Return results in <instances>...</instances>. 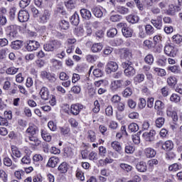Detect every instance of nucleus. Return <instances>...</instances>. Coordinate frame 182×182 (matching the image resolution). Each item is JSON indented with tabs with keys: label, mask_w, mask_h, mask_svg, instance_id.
<instances>
[{
	"label": "nucleus",
	"mask_w": 182,
	"mask_h": 182,
	"mask_svg": "<svg viewBox=\"0 0 182 182\" xmlns=\"http://www.w3.org/2000/svg\"><path fill=\"white\" fill-rule=\"evenodd\" d=\"M122 68L124 69V73L127 77H132L136 75V70L133 68V63L129 60L122 63Z\"/></svg>",
	"instance_id": "obj_1"
},
{
	"label": "nucleus",
	"mask_w": 182,
	"mask_h": 182,
	"mask_svg": "<svg viewBox=\"0 0 182 182\" xmlns=\"http://www.w3.org/2000/svg\"><path fill=\"white\" fill-rule=\"evenodd\" d=\"M6 31L8 33L9 38H10L11 41L14 39H16V38L18 37V26L15 24H11L10 26H8L6 28Z\"/></svg>",
	"instance_id": "obj_2"
},
{
	"label": "nucleus",
	"mask_w": 182,
	"mask_h": 182,
	"mask_svg": "<svg viewBox=\"0 0 182 182\" xmlns=\"http://www.w3.org/2000/svg\"><path fill=\"white\" fill-rule=\"evenodd\" d=\"M82 110H83V105L82 104H73L70 106V113L73 116H77Z\"/></svg>",
	"instance_id": "obj_3"
},
{
	"label": "nucleus",
	"mask_w": 182,
	"mask_h": 182,
	"mask_svg": "<svg viewBox=\"0 0 182 182\" xmlns=\"http://www.w3.org/2000/svg\"><path fill=\"white\" fill-rule=\"evenodd\" d=\"M25 141L31 144V146H38L41 144V140L38 139L35 135H28V136L25 138Z\"/></svg>",
	"instance_id": "obj_4"
},
{
	"label": "nucleus",
	"mask_w": 182,
	"mask_h": 182,
	"mask_svg": "<svg viewBox=\"0 0 182 182\" xmlns=\"http://www.w3.org/2000/svg\"><path fill=\"white\" fill-rule=\"evenodd\" d=\"M40 46L39 42L33 40H30L26 42V50L28 52L36 50Z\"/></svg>",
	"instance_id": "obj_5"
},
{
	"label": "nucleus",
	"mask_w": 182,
	"mask_h": 182,
	"mask_svg": "<svg viewBox=\"0 0 182 182\" xmlns=\"http://www.w3.org/2000/svg\"><path fill=\"white\" fill-rule=\"evenodd\" d=\"M38 21L40 23H46L50 19V11L45 9L43 14L38 16Z\"/></svg>",
	"instance_id": "obj_6"
},
{
	"label": "nucleus",
	"mask_w": 182,
	"mask_h": 182,
	"mask_svg": "<svg viewBox=\"0 0 182 182\" xmlns=\"http://www.w3.org/2000/svg\"><path fill=\"white\" fill-rule=\"evenodd\" d=\"M164 52L167 56L174 58L177 55V48L171 45H167L164 48Z\"/></svg>",
	"instance_id": "obj_7"
},
{
	"label": "nucleus",
	"mask_w": 182,
	"mask_h": 182,
	"mask_svg": "<svg viewBox=\"0 0 182 182\" xmlns=\"http://www.w3.org/2000/svg\"><path fill=\"white\" fill-rule=\"evenodd\" d=\"M105 69L107 73H112V72L117 71V69H119V65H117V63L114 61H109L107 63Z\"/></svg>",
	"instance_id": "obj_8"
},
{
	"label": "nucleus",
	"mask_w": 182,
	"mask_h": 182,
	"mask_svg": "<svg viewBox=\"0 0 182 182\" xmlns=\"http://www.w3.org/2000/svg\"><path fill=\"white\" fill-rule=\"evenodd\" d=\"M41 76L42 79H47V80L50 81V83H55V82H56V77H55V74H50V73L42 71Z\"/></svg>",
	"instance_id": "obj_9"
},
{
	"label": "nucleus",
	"mask_w": 182,
	"mask_h": 182,
	"mask_svg": "<svg viewBox=\"0 0 182 182\" xmlns=\"http://www.w3.org/2000/svg\"><path fill=\"white\" fill-rule=\"evenodd\" d=\"M19 22H28L29 21V13L27 11L21 10L18 14Z\"/></svg>",
	"instance_id": "obj_10"
},
{
	"label": "nucleus",
	"mask_w": 182,
	"mask_h": 182,
	"mask_svg": "<svg viewBox=\"0 0 182 182\" xmlns=\"http://www.w3.org/2000/svg\"><path fill=\"white\" fill-rule=\"evenodd\" d=\"M151 23L154 26V28L160 30L163 28V18L161 16H159L156 19H151Z\"/></svg>",
	"instance_id": "obj_11"
},
{
	"label": "nucleus",
	"mask_w": 182,
	"mask_h": 182,
	"mask_svg": "<svg viewBox=\"0 0 182 182\" xmlns=\"http://www.w3.org/2000/svg\"><path fill=\"white\" fill-rule=\"evenodd\" d=\"M142 136L146 141H154L156 131L151 130L149 132H144Z\"/></svg>",
	"instance_id": "obj_12"
},
{
	"label": "nucleus",
	"mask_w": 182,
	"mask_h": 182,
	"mask_svg": "<svg viewBox=\"0 0 182 182\" xmlns=\"http://www.w3.org/2000/svg\"><path fill=\"white\" fill-rule=\"evenodd\" d=\"M180 11H181V7H180V6H174V4H171L169 5V8L166 11V14L171 16H174L176 13L180 12Z\"/></svg>",
	"instance_id": "obj_13"
},
{
	"label": "nucleus",
	"mask_w": 182,
	"mask_h": 182,
	"mask_svg": "<svg viewBox=\"0 0 182 182\" xmlns=\"http://www.w3.org/2000/svg\"><path fill=\"white\" fill-rule=\"evenodd\" d=\"M123 87V80H117L111 82V90L116 92L118 89Z\"/></svg>",
	"instance_id": "obj_14"
},
{
	"label": "nucleus",
	"mask_w": 182,
	"mask_h": 182,
	"mask_svg": "<svg viewBox=\"0 0 182 182\" xmlns=\"http://www.w3.org/2000/svg\"><path fill=\"white\" fill-rule=\"evenodd\" d=\"M40 96L43 100H49L50 95L49 94V90L46 87H43L40 91Z\"/></svg>",
	"instance_id": "obj_15"
},
{
	"label": "nucleus",
	"mask_w": 182,
	"mask_h": 182,
	"mask_svg": "<svg viewBox=\"0 0 182 182\" xmlns=\"http://www.w3.org/2000/svg\"><path fill=\"white\" fill-rule=\"evenodd\" d=\"M59 161H60L59 158L56 156H52L49 159L47 163V166L51 167V168H55V167L58 166V164L59 163Z\"/></svg>",
	"instance_id": "obj_16"
},
{
	"label": "nucleus",
	"mask_w": 182,
	"mask_h": 182,
	"mask_svg": "<svg viewBox=\"0 0 182 182\" xmlns=\"http://www.w3.org/2000/svg\"><path fill=\"white\" fill-rule=\"evenodd\" d=\"M136 168L139 173H146L147 171V164L143 161L138 162L136 165Z\"/></svg>",
	"instance_id": "obj_17"
},
{
	"label": "nucleus",
	"mask_w": 182,
	"mask_h": 182,
	"mask_svg": "<svg viewBox=\"0 0 182 182\" xmlns=\"http://www.w3.org/2000/svg\"><path fill=\"white\" fill-rule=\"evenodd\" d=\"M144 154L147 159H153L156 157L157 152L153 148H146L144 149Z\"/></svg>",
	"instance_id": "obj_18"
},
{
	"label": "nucleus",
	"mask_w": 182,
	"mask_h": 182,
	"mask_svg": "<svg viewBox=\"0 0 182 182\" xmlns=\"http://www.w3.org/2000/svg\"><path fill=\"white\" fill-rule=\"evenodd\" d=\"M68 170H69V165L67 162H62L58 167V171L60 174L68 173Z\"/></svg>",
	"instance_id": "obj_19"
},
{
	"label": "nucleus",
	"mask_w": 182,
	"mask_h": 182,
	"mask_svg": "<svg viewBox=\"0 0 182 182\" xmlns=\"http://www.w3.org/2000/svg\"><path fill=\"white\" fill-rule=\"evenodd\" d=\"M80 15L82 18L86 21H90V18H92V13L87 9H82L80 10Z\"/></svg>",
	"instance_id": "obj_20"
},
{
	"label": "nucleus",
	"mask_w": 182,
	"mask_h": 182,
	"mask_svg": "<svg viewBox=\"0 0 182 182\" xmlns=\"http://www.w3.org/2000/svg\"><path fill=\"white\" fill-rule=\"evenodd\" d=\"M174 148V144L171 141H166L162 144V149L166 151H171Z\"/></svg>",
	"instance_id": "obj_21"
},
{
	"label": "nucleus",
	"mask_w": 182,
	"mask_h": 182,
	"mask_svg": "<svg viewBox=\"0 0 182 182\" xmlns=\"http://www.w3.org/2000/svg\"><path fill=\"white\" fill-rule=\"evenodd\" d=\"M122 32L125 38H132L133 36V30L129 27L122 28Z\"/></svg>",
	"instance_id": "obj_22"
},
{
	"label": "nucleus",
	"mask_w": 182,
	"mask_h": 182,
	"mask_svg": "<svg viewBox=\"0 0 182 182\" xmlns=\"http://www.w3.org/2000/svg\"><path fill=\"white\" fill-rule=\"evenodd\" d=\"M22 41L16 40L12 41L11 43V49H14L15 50H18L22 48Z\"/></svg>",
	"instance_id": "obj_23"
},
{
	"label": "nucleus",
	"mask_w": 182,
	"mask_h": 182,
	"mask_svg": "<svg viewBox=\"0 0 182 182\" xmlns=\"http://www.w3.org/2000/svg\"><path fill=\"white\" fill-rule=\"evenodd\" d=\"M70 23L74 26H77L79 25L80 19H79V14L77 13H74V14L70 18Z\"/></svg>",
	"instance_id": "obj_24"
},
{
	"label": "nucleus",
	"mask_w": 182,
	"mask_h": 182,
	"mask_svg": "<svg viewBox=\"0 0 182 182\" xmlns=\"http://www.w3.org/2000/svg\"><path fill=\"white\" fill-rule=\"evenodd\" d=\"M116 11L118 14H121V15H127V14L130 12L128 8L123 6H117L116 7Z\"/></svg>",
	"instance_id": "obj_25"
},
{
	"label": "nucleus",
	"mask_w": 182,
	"mask_h": 182,
	"mask_svg": "<svg viewBox=\"0 0 182 182\" xmlns=\"http://www.w3.org/2000/svg\"><path fill=\"white\" fill-rule=\"evenodd\" d=\"M74 154L75 153L73 152V148L70 146H66L64 148V156H66V157H70L72 159Z\"/></svg>",
	"instance_id": "obj_26"
},
{
	"label": "nucleus",
	"mask_w": 182,
	"mask_h": 182,
	"mask_svg": "<svg viewBox=\"0 0 182 182\" xmlns=\"http://www.w3.org/2000/svg\"><path fill=\"white\" fill-rule=\"evenodd\" d=\"M103 49V46L102 43H95L91 47V50L93 53H97V52H100Z\"/></svg>",
	"instance_id": "obj_27"
},
{
	"label": "nucleus",
	"mask_w": 182,
	"mask_h": 182,
	"mask_svg": "<svg viewBox=\"0 0 182 182\" xmlns=\"http://www.w3.org/2000/svg\"><path fill=\"white\" fill-rule=\"evenodd\" d=\"M119 167L121 170H122L123 171H126L127 173H130V171L133 170V166L125 163L120 164Z\"/></svg>",
	"instance_id": "obj_28"
},
{
	"label": "nucleus",
	"mask_w": 182,
	"mask_h": 182,
	"mask_svg": "<svg viewBox=\"0 0 182 182\" xmlns=\"http://www.w3.org/2000/svg\"><path fill=\"white\" fill-rule=\"evenodd\" d=\"M126 19L129 23H137L139 22V18L136 15H129L126 17Z\"/></svg>",
	"instance_id": "obj_29"
},
{
	"label": "nucleus",
	"mask_w": 182,
	"mask_h": 182,
	"mask_svg": "<svg viewBox=\"0 0 182 182\" xmlns=\"http://www.w3.org/2000/svg\"><path fill=\"white\" fill-rule=\"evenodd\" d=\"M92 12L96 18H102L103 16V11L99 7H94L92 9Z\"/></svg>",
	"instance_id": "obj_30"
},
{
	"label": "nucleus",
	"mask_w": 182,
	"mask_h": 182,
	"mask_svg": "<svg viewBox=\"0 0 182 182\" xmlns=\"http://www.w3.org/2000/svg\"><path fill=\"white\" fill-rule=\"evenodd\" d=\"M121 53L125 59H130L132 58V50L127 48L121 49Z\"/></svg>",
	"instance_id": "obj_31"
},
{
	"label": "nucleus",
	"mask_w": 182,
	"mask_h": 182,
	"mask_svg": "<svg viewBox=\"0 0 182 182\" xmlns=\"http://www.w3.org/2000/svg\"><path fill=\"white\" fill-rule=\"evenodd\" d=\"M41 136L45 141H50L52 140V136L46 130L41 129Z\"/></svg>",
	"instance_id": "obj_32"
},
{
	"label": "nucleus",
	"mask_w": 182,
	"mask_h": 182,
	"mask_svg": "<svg viewBox=\"0 0 182 182\" xmlns=\"http://www.w3.org/2000/svg\"><path fill=\"white\" fill-rule=\"evenodd\" d=\"M87 139L91 143H95L96 141V133L92 130L87 132Z\"/></svg>",
	"instance_id": "obj_33"
},
{
	"label": "nucleus",
	"mask_w": 182,
	"mask_h": 182,
	"mask_svg": "<svg viewBox=\"0 0 182 182\" xmlns=\"http://www.w3.org/2000/svg\"><path fill=\"white\" fill-rule=\"evenodd\" d=\"M111 146L115 151H117V153H120V151H122V145L120 144V142L114 141L112 142Z\"/></svg>",
	"instance_id": "obj_34"
},
{
	"label": "nucleus",
	"mask_w": 182,
	"mask_h": 182,
	"mask_svg": "<svg viewBox=\"0 0 182 182\" xmlns=\"http://www.w3.org/2000/svg\"><path fill=\"white\" fill-rule=\"evenodd\" d=\"M11 151L13 156H15V157H17V159H20V157L22 156L21 151L16 146H11Z\"/></svg>",
	"instance_id": "obj_35"
},
{
	"label": "nucleus",
	"mask_w": 182,
	"mask_h": 182,
	"mask_svg": "<svg viewBox=\"0 0 182 182\" xmlns=\"http://www.w3.org/2000/svg\"><path fill=\"white\" fill-rule=\"evenodd\" d=\"M168 70H170L172 73H176V75L181 73V69H180V67L178 65L168 67Z\"/></svg>",
	"instance_id": "obj_36"
},
{
	"label": "nucleus",
	"mask_w": 182,
	"mask_h": 182,
	"mask_svg": "<svg viewBox=\"0 0 182 182\" xmlns=\"http://www.w3.org/2000/svg\"><path fill=\"white\" fill-rule=\"evenodd\" d=\"M176 111L174 110V107H173V105H169L166 109V115L170 117H173V115L176 114Z\"/></svg>",
	"instance_id": "obj_37"
},
{
	"label": "nucleus",
	"mask_w": 182,
	"mask_h": 182,
	"mask_svg": "<svg viewBox=\"0 0 182 182\" xmlns=\"http://www.w3.org/2000/svg\"><path fill=\"white\" fill-rule=\"evenodd\" d=\"M26 133H28L29 136H35V134L38 133V128H36V127H29L26 130Z\"/></svg>",
	"instance_id": "obj_38"
},
{
	"label": "nucleus",
	"mask_w": 182,
	"mask_h": 182,
	"mask_svg": "<svg viewBox=\"0 0 182 182\" xmlns=\"http://www.w3.org/2000/svg\"><path fill=\"white\" fill-rule=\"evenodd\" d=\"M65 5L68 9H74L75 5H76L75 0H68L65 2Z\"/></svg>",
	"instance_id": "obj_39"
},
{
	"label": "nucleus",
	"mask_w": 182,
	"mask_h": 182,
	"mask_svg": "<svg viewBox=\"0 0 182 182\" xmlns=\"http://www.w3.org/2000/svg\"><path fill=\"white\" fill-rule=\"evenodd\" d=\"M145 31L146 35L150 36L154 33V28L151 25L147 24L145 26Z\"/></svg>",
	"instance_id": "obj_40"
},
{
	"label": "nucleus",
	"mask_w": 182,
	"mask_h": 182,
	"mask_svg": "<svg viewBox=\"0 0 182 182\" xmlns=\"http://www.w3.org/2000/svg\"><path fill=\"white\" fill-rule=\"evenodd\" d=\"M43 48L46 52H53V50H55V48H53V44L52 43V41H50L49 43L44 44Z\"/></svg>",
	"instance_id": "obj_41"
},
{
	"label": "nucleus",
	"mask_w": 182,
	"mask_h": 182,
	"mask_svg": "<svg viewBox=\"0 0 182 182\" xmlns=\"http://www.w3.org/2000/svg\"><path fill=\"white\" fill-rule=\"evenodd\" d=\"M165 122H166V119H164V117L157 118L155 121L156 127H159V129L160 127H163V125L164 124Z\"/></svg>",
	"instance_id": "obj_42"
},
{
	"label": "nucleus",
	"mask_w": 182,
	"mask_h": 182,
	"mask_svg": "<svg viewBox=\"0 0 182 182\" xmlns=\"http://www.w3.org/2000/svg\"><path fill=\"white\" fill-rule=\"evenodd\" d=\"M133 95V90L130 87H127L123 92L122 95L124 97H130Z\"/></svg>",
	"instance_id": "obj_43"
},
{
	"label": "nucleus",
	"mask_w": 182,
	"mask_h": 182,
	"mask_svg": "<svg viewBox=\"0 0 182 182\" xmlns=\"http://www.w3.org/2000/svg\"><path fill=\"white\" fill-rule=\"evenodd\" d=\"M18 70H19V68H16L15 67H10L6 69V73L7 75H16V73H18Z\"/></svg>",
	"instance_id": "obj_44"
},
{
	"label": "nucleus",
	"mask_w": 182,
	"mask_h": 182,
	"mask_svg": "<svg viewBox=\"0 0 182 182\" xmlns=\"http://www.w3.org/2000/svg\"><path fill=\"white\" fill-rule=\"evenodd\" d=\"M0 178L3 182H8V173L4 169H0Z\"/></svg>",
	"instance_id": "obj_45"
},
{
	"label": "nucleus",
	"mask_w": 182,
	"mask_h": 182,
	"mask_svg": "<svg viewBox=\"0 0 182 182\" xmlns=\"http://www.w3.org/2000/svg\"><path fill=\"white\" fill-rule=\"evenodd\" d=\"M128 129L132 133H136L139 131V125L136 123H132L129 125Z\"/></svg>",
	"instance_id": "obj_46"
},
{
	"label": "nucleus",
	"mask_w": 182,
	"mask_h": 182,
	"mask_svg": "<svg viewBox=\"0 0 182 182\" xmlns=\"http://www.w3.org/2000/svg\"><path fill=\"white\" fill-rule=\"evenodd\" d=\"M154 109L155 110H163V109H164V102H161V100L156 101Z\"/></svg>",
	"instance_id": "obj_47"
},
{
	"label": "nucleus",
	"mask_w": 182,
	"mask_h": 182,
	"mask_svg": "<svg viewBox=\"0 0 182 182\" xmlns=\"http://www.w3.org/2000/svg\"><path fill=\"white\" fill-rule=\"evenodd\" d=\"M117 35V29L112 28L107 31V36L109 38H114Z\"/></svg>",
	"instance_id": "obj_48"
},
{
	"label": "nucleus",
	"mask_w": 182,
	"mask_h": 182,
	"mask_svg": "<svg viewBox=\"0 0 182 182\" xmlns=\"http://www.w3.org/2000/svg\"><path fill=\"white\" fill-rule=\"evenodd\" d=\"M154 70L157 73L158 76H161V77H163V76H166V70L164 69L155 68Z\"/></svg>",
	"instance_id": "obj_49"
},
{
	"label": "nucleus",
	"mask_w": 182,
	"mask_h": 182,
	"mask_svg": "<svg viewBox=\"0 0 182 182\" xmlns=\"http://www.w3.org/2000/svg\"><path fill=\"white\" fill-rule=\"evenodd\" d=\"M180 165L178 164H173L172 165L169 166L168 170L169 171H172L175 173L176 171H178L180 170Z\"/></svg>",
	"instance_id": "obj_50"
},
{
	"label": "nucleus",
	"mask_w": 182,
	"mask_h": 182,
	"mask_svg": "<svg viewBox=\"0 0 182 182\" xmlns=\"http://www.w3.org/2000/svg\"><path fill=\"white\" fill-rule=\"evenodd\" d=\"M168 86H176L177 84V79L175 77H169L167 79Z\"/></svg>",
	"instance_id": "obj_51"
},
{
	"label": "nucleus",
	"mask_w": 182,
	"mask_h": 182,
	"mask_svg": "<svg viewBox=\"0 0 182 182\" xmlns=\"http://www.w3.org/2000/svg\"><path fill=\"white\" fill-rule=\"evenodd\" d=\"M144 60L147 65H153V62H154V57H153V55L149 54L145 57Z\"/></svg>",
	"instance_id": "obj_52"
},
{
	"label": "nucleus",
	"mask_w": 182,
	"mask_h": 182,
	"mask_svg": "<svg viewBox=\"0 0 182 182\" xmlns=\"http://www.w3.org/2000/svg\"><path fill=\"white\" fill-rule=\"evenodd\" d=\"M143 80H144V74H138L134 78V82H135V83H141Z\"/></svg>",
	"instance_id": "obj_53"
},
{
	"label": "nucleus",
	"mask_w": 182,
	"mask_h": 182,
	"mask_svg": "<svg viewBox=\"0 0 182 182\" xmlns=\"http://www.w3.org/2000/svg\"><path fill=\"white\" fill-rule=\"evenodd\" d=\"M60 28L66 31V29H69V21H66L65 20H62L59 23Z\"/></svg>",
	"instance_id": "obj_54"
},
{
	"label": "nucleus",
	"mask_w": 182,
	"mask_h": 182,
	"mask_svg": "<svg viewBox=\"0 0 182 182\" xmlns=\"http://www.w3.org/2000/svg\"><path fill=\"white\" fill-rule=\"evenodd\" d=\"M21 164H31V156L28 155H25L21 159Z\"/></svg>",
	"instance_id": "obj_55"
},
{
	"label": "nucleus",
	"mask_w": 182,
	"mask_h": 182,
	"mask_svg": "<svg viewBox=\"0 0 182 182\" xmlns=\"http://www.w3.org/2000/svg\"><path fill=\"white\" fill-rule=\"evenodd\" d=\"M53 68H55V69H56L57 70H59L62 69V62L57 60H53Z\"/></svg>",
	"instance_id": "obj_56"
},
{
	"label": "nucleus",
	"mask_w": 182,
	"mask_h": 182,
	"mask_svg": "<svg viewBox=\"0 0 182 182\" xmlns=\"http://www.w3.org/2000/svg\"><path fill=\"white\" fill-rule=\"evenodd\" d=\"M122 19V16L119 14L111 15L109 20L111 22H119Z\"/></svg>",
	"instance_id": "obj_57"
},
{
	"label": "nucleus",
	"mask_w": 182,
	"mask_h": 182,
	"mask_svg": "<svg viewBox=\"0 0 182 182\" xmlns=\"http://www.w3.org/2000/svg\"><path fill=\"white\" fill-rule=\"evenodd\" d=\"M76 177L79 178V180H80L81 181H85V176L83 172L77 168L76 171Z\"/></svg>",
	"instance_id": "obj_58"
},
{
	"label": "nucleus",
	"mask_w": 182,
	"mask_h": 182,
	"mask_svg": "<svg viewBox=\"0 0 182 182\" xmlns=\"http://www.w3.org/2000/svg\"><path fill=\"white\" fill-rule=\"evenodd\" d=\"M166 157L168 160H174V159H176V152L173 151H168Z\"/></svg>",
	"instance_id": "obj_59"
},
{
	"label": "nucleus",
	"mask_w": 182,
	"mask_h": 182,
	"mask_svg": "<svg viewBox=\"0 0 182 182\" xmlns=\"http://www.w3.org/2000/svg\"><path fill=\"white\" fill-rule=\"evenodd\" d=\"M172 41L174 43H181L182 36H180L179 34L175 35L172 37Z\"/></svg>",
	"instance_id": "obj_60"
},
{
	"label": "nucleus",
	"mask_w": 182,
	"mask_h": 182,
	"mask_svg": "<svg viewBox=\"0 0 182 182\" xmlns=\"http://www.w3.org/2000/svg\"><path fill=\"white\" fill-rule=\"evenodd\" d=\"M120 100H122V97H120V96L118 95H114L111 98V102L113 104L120 103Z\"/></svg>",
	"instance_id": "obj_61"
},
{
	"label": "nucleus",
	"mask_w": 182,
	"mask_h": 182,
	"mask_svg": "<svg viewBox=\"0 0 182 182\" xmlns=\"http://www.w3.org/2000/svg\"><path fill=\"white\" fill-rule=\"evenodd\" d=\"M31 4V0H21L19 3L20 8L25 9Z\"/></svg>",
	"instance_id": "obj_62"
},
{
	"label": "nucleus",
	"mask_w": 182,
	"mask_h": 182,
	"mask_svg": "<svg viewBox=\"0 0 182 182\" xmlns=\"http://www.w3.org/2000/svg\"><path fill=\"white\" fill-rule=\"evenodd\" d=\"M146 100L144 98H139V102L138 103L139 109H144L146 107Z\"/></svg>",
	"instance_id": "obj_63"
},
{
	"label": "nucleus",
	"mask_w": 182,
	"mask_h": 182,
	"mask_svg": "<svg viewBox=\"0 0 182 182\" xmlns=\"http://www.w3.org/2000/svg\"><path fill=\"white\" fill-rule=\"evenodd\" d=\"M92 73L95 77H102L103 76V72L100 69L94 70Z\"/></svg>",
	"instance_id": "obj_64"
}]
</instances>
